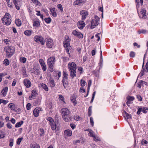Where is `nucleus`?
<instances>
[{
  "label": "nucleus",
  "mask_w": 148,
  "mask_h": 148,
  "mask_svg": "<svg viewBox=\"0 0 148 148\" xmlns=\"http://www.w3.org/2000/svg\"><path fill=\"white\" fill-rule=\"evenodd\" d=\"M77 66L76 64L74 62H70L67 64V67L69 75L71 78L73 79L76 76Z\"/></svg>",
  "instance_id": "obj_1"
},
{
  "label": "nucleus",
  "mask_w": 148,
  "mask_h": 148,
  "mask_svg": "<svg viewBox=\"0 0 148 148\" xmlns=\"http://www.w3.org/2000/svg\"><path fill=\"white\" fill-rule=\"evenodd\" d=\"M61 112L64 121L67 122L71 121L72 118L71 116V112L68 109L66 108L62 109Z\"/></svg>",
  "instance_id": "obj_2"
},
{
  "label": "nucleus",
  "mask_w": 148,
  "mask_h": 148,
  "mask_svg": "<svg viewBox=\"0 0 148 148\" xmlns=\"http://www.w3.org/2000/svg\"><path fill=\"white\" fill-rule=\"evenodd\" d=\"M56 60L54 56L49 57L47 60V63L49 70L51 73L54 71Z\"/></svg>",
  "instance_id": "obj_3"
},
{
  "label": "nucleus",
  "mask_w": 148,
  "mask_h": 148,
  "mask_svg": "<svg viewBox=\"0 0 148 148\" xmlns=\"http://www.w3.org/2000/svg\"><path fill=\"white\" fill-rule=\"evenodd\" d=\"M65 40L63 43V46L65 48L66 53L69 55L70 58L71 55L69 53V50L71 49V47L70 45V39L69 38V36L66 35L64 37Z\"/></svg>",
  "instance_id": "obj_4"
},
{
  "label": "nucleus",
  "mask_w": 148,
  "mask_h": 148,
  "mask_svg": "<svg viewBox=\"0 0 148 148\" xmlns=\"http://www.w3.org/2000/svg\"><path fill=\"white\" fill-rule=\"evenodd\" d=\"M4 51L6 52V55L8 58L11 57L15 51L14 47L12 46L5 47L4 49Z\"/></svg>",
  "instance_id": "obj_5"
},
{
  "label": "nucleus",
  "mask_w": 148,
  "mask_h": 148,
  "mask_svg": "<svg viewBox=\"0 0 148 148\" xmlns=\"http://www.w3.org/2000/svg\"><path fill=\"white\" fill-rule=\"evenodd\" d=\"M3 23L6 25H10L11 22V17L8 13L5 14L4 16L1 19Z\"/></svg>",
  "instance_id": "obj_6"
},
{
  "label": "nucleus",
  "mask_w": 148,
  "mask_h": 148,
  "mask_svg": "<svg viewBox=\"0 0 148 148\" xmlns=\"http://www.w3.org/2000/svg\"><path fill=\"white\" fill-rule=\"evenodd\" d=\"M63 77L62 82L64 88H66V86L68 84V74L66 70H64L63 72Z\"/></svg>",
  "instance_id": "obj_7"
},
{
  "label": "nucleus",
  "mask_w": 148,
  "mask_h": 148,
  "mask_svg": "<svg viewBox=\"0 0 148 148\" xmlns=\"http://www.w3.org/2000/svg\"><path fill=\"white\" fill-rule=\"evenodd\" d=\"M95 19H92L91 21L90 28L92 29L95 28L99 24V21L100 20V18L97 15L94 16Z\"/></svg>",
  "instance_id": "obj_8"
},
{
  "label": "nucleus",
  "mask_w": 148,
  "mask_h": 148,
  "mask_svg": "<svg viewBox=\"0 0 148 148\" xmlns=\"http://www.w3.org/2000/svg\"><path fill=\"white\" fill-rule=\"evenodd\" d=\"M34 40L36 42L40 43L42 45L45 44V40L41 36L36 35L34 37Z\"/></svg>",
  "instance_id": "obj_9"
},
{
  "label": "nucleus",
  "mask_w": 148,
  "mask_h": 148,
  "mask_svg": "<svg viewBox=\"0 0 148 148\" xmlns=\"http://www.w3.org/2000/svg\"><path fill=\"white\" fill-rule=\"evenodd\" d=\"M45 42L46 46L48 48H52L54 45L53 40L50 38H45Z\"/></svg>",
  "instance_id": "obj_10"
},
{
  "label": "nucleus",
  "mask_w": 148,
  "mask_h": 148,
  "mask_svg": "<svg viewBox=\"0 0 148 148\" xmlns=\"http://www.w3.org/2000/svg\"><path fill=\"white\" fill-rule=\"evenodd\" d=\"M144 62L143 63L142 65V70L138 76L141 77L145 74V72L147 73L148 72V60L147 62L145 65V67H144Z\"/></svg>",
  "instance_id": "obj_11"
},
{
  "label": "nucleus",
  "mask_w": 148,
  "mask_h": 148,
  "mask_svg": "<svg viewBox=\"0 0 148 148\" xmlns=\"http://www.w3.org/2000/svg\"><path fill=\"white\" fill-rule=\"evenodd\" d=\"M80 14L82 16V20L84 21L88 15V12L87 11L83 10L80 11Z\"/></svg>",
  "instance_id": "obj_12"
},
{
  "label": "nucleus",
  "mask_w": 148,
  "mask_h": 148,
  "mask_svg": "<svg viewBox=\"0 0 148 148\" xmlns=\"http://www.w3.org/2000/svg\"><path fill=\"white\" fill-rule=\"evenodd\" d=\"M139 17L143 18H147V13L146 10L144 8H142L140 12V14H139Z\"/></svg>",
  "instance_id": "obj_13"
},
{
  "label": "nucleus",
  "mask_w": 148,
  "mask_h": 148,
  "mask_svg": "<svg viewBox=\"0 0 148 148\" xmlns=\"http://www.w3.org/2000/svg\"><path fill=\"white\" fill-rule=\"evenodd\" d=\"M42 111L41 108L40 107L36 108L33 111V113L34 116L35 117H37L39 115L40 112Z\"/></svg>",
  "instance_id": "obj_14"
},
{
  "label": "nucleus",
  "mask_w": 148,
  "mask_h": 148,
  "mask_svg": "<svg viewBox=\"0 0 148 148\" xmlns=\"http://www.w3.org/2000/svg\"><path fill=\"white\" fill-rule=\"evenodd\" d=\"M84 21H79L77 23V26L78 28L80 29H82L85 26V23Z\"/></svg>",
  "instance_id": "obj_15"
},
{
  "label": "nucleus",
  "mask_w": 148,
  "mask_h": 148,
  "mask_svg": "<svg viewBox=\"0 0 148 148\" xmlns=\"http://www.w3.org/2000/svg\"><path fill=\"white\" fill-rule=\"evenodd\" d=\"M39 62L43 71H45L47 70V66L43 59H40Z\"/></svg>",
  "instance_id": "obj_16"
},
{
  "label": "nucleus",
  "mask_w": 148,
  "mask_h": 148,
  "mask_svg": "<svg viewBox=\"0 0 148 148\" xmlns=\"http://www.w3.org/2000/svg\"><path fill=\"white\" fill-rule=\"evenodd\" d=\"M72 33L74 36L79 38H83L82 34L81 32H78L76 30H73V31Z\"/></svg>",
  "instance_id": "obj_17"
},
{
  "label": "nucleus",
  "mask_w": 148,
  "mask_h": 148,
  "mask_svg": "<svg viewBox=\"0 0 148 148\" xmlns=\"http://www.w3.org/2000/svg\"><path fill=\"white\" fill-rule=\"evenodd\" d=\"M85 3L84 0H76L73 3V5H82Z\"/></svg>",
  "instance_id": "obj_18"
},
{
  "label": "nucleus",
  "mask_w": 148,
  "mask_h": 148,
  "mask_svg": "<svg viewBox=\"0 0 148 148\" xmlns=\"http://www.w3.org/2000/svg\"><path fill=\"white\" fill-rule=\"evenodd\" d=\"M55 8H49V10L51 12V13L52 16L54 17H56L57 16V13L56 11L55 10Z\"/></svg>",
  "instance_id": "obj_19"
},
{
  "label": "nucleus",
  "mask_w": 148,
  "mask_h": 148,
  "mask_svg": "<svg viewBox=\"0 0 148 148\" xmlns=\"http://www.w3.org/2000/svg\"><path fill=\"white\" fill-rule=\"evenodd\" d=\"M23 83L24 85L27 88H29L32 85L30 81L28 79H25L23 81Z\"/></svg>",
  "instance_id": "obj_20"
},
{
  "label": "nucleus",
  "mask_w": 148,
  "mask_h": 148,
  "mask_svg": "<svg viewBox=\"0 0 148 148\" xmlns=\"http://www.w3.org/2000/svg\"><path fill=\"white\" fill-rule=\"evenodd\" d=\"M37 94V92L35 90H33L32 91V93L30 96L29 97V100H32L36 96V94Z\"/></svg>",
  "instance_id": "obj_21"
},
{
  "label": "nucleus",
  "mask_w": 148,
  "mask_h": 148,
  "mask_svg": "<svg viewBox=\"0 0 148 148\" xmlns=\"http://www.w3.org/2000/svg\"><path fill=\"white\" fill-rule=\"evenodd\" d=\"M21 71V74L23 76V77H26L27 76L26 73V69L25 67H22Z\"/></svg>",
  "instance_id": "obj_22"
},
{
  "label": "nucleus",
  "mask_w": 148,
  "mask_h": 148,
  "mask_svg": "<svg viewBox=\"0 0 148 148\" xmlns=\"http://www.w3.org/2000/svg\"><path fill=\"white\" fill-rule=\"evenodd\" d=\"M8 89V88L7 87H5L1 90V93L3 97H5L6 95Z\"/></svg>",
  "instance_id": "obj_23"
},
{
  "label": "nucleus",
  "mask_w": 148,
  "mask_h": 148,
  "mask_svg": "<svg viewBox=\"0 0 148 148\" xmlns=\"http://www.w3.org/2000/svg\"><path fill=\"white\" fill-rule=\"evenodd\" d=\"M72 131L70 130H67L64 131V134L66 136H70L72 135Z\"/></svg>",
  "instance_id": "obj_24"
},
{
  "label": "nucleus",
  "mask_w": 148,
  "mask_h": 148,
  "mask_svg": "<svg viewBox=\"0 0 148 148\" xmlns=\"http://www.w3.org/2000/svg\"><path fill=\"white\" fill-rule=\"evenodd\" d=\"M49 83L51 87L53 88L55 86L54 81L53 78H51L49 79Z\"/></svg>",
  "instance_id": "obj_25"
},
{
  "label": "nucleus",
  "mask_w": 148,
  "mask_h": 148,
  "mask_svg": "<svg viewBox=\"0 0 148 148\" xmlns=\"http://www.w3.org/2000/svg\"><path fill=\"white\" fill-rule=\"evenodd\" d=\"M40 25V21L39 19L35 21L33 23V25L34 26L38 27Z\"/></svg>",
  "instance_id": "obj_26"
},
{
  "label": "nucleus",
  "mask_w": 148,
  "mask_h": 148,
  "mask_svg": "<svg viewBox=\"0 0 148 148\" xmlns=\"http://www.w3.org/2000/svg\"><path fill=\"white\" fill-rule=\"evenodd\" d=\"M71 102L73 103V105L75 106L77 103V101L76 100V97L75 96H72L71 97Z\"/></svg>",
  "instance_id": "obj_27"
},
{
  "label": "nucleus",
  "mask_w": 148,
  "mask_h": 148,
  "mask_svg": "<svg viewBox=\"0 0 148 148\" xmlns=\"http://www.w3.org/2000/svg\"><path fill=\"white\" fill-rule=\"evenodd\" d=\"M32 2L35 4L36 6H40L41 5V3L38 0H31Z\"/></svg>",
  "instance_id": "obj_28"
},
{
  "label": "nucleus",
  "mask_w": 148,
  "mask_h": 148,
  "mask_svg": "<svg viewBox=\"0 0 148 148\" xmlns=\"http://www.w3.org/2000/svg\"><path fill=\"white\" fill-rule=\"evenodd\" d=\"M47 120L49 122V124L50 125L51 124H53L54 123H55L54 119L51 117H48Z\"/></svg>",
  "instance_id": "obj_29"
},
{
  "label": "nucleus",
  "mask_w": 148,
  "mask_h": 148,
  "mask_svg": "<svg viewBox=\"0 0 148 148\" xmlns=\"http://www.w3.org/2000/svg\"><path fill=\"white\" fill-rule=\"evenodd\" d=\"M47 120L49 122V124L50 125L51 124H53L54 123H55L54 119L51 117H48Z\"/></svg>",
  "instance_id": "obj_30"
},
{
  "label": "nucleus",
  "mask_w": 148,
  "mask_h": 148,
  "mask_svg": "<svg viewBox=\"0 0 148 148\" xmlns=\"http://www.w3.org/2000/svg\"><path fill=\"white\" fill-rule=\"evenodd\" d=\"M47 120L49 122V124L50 125L51 124H53L54 123H55L54 119L51 117H48Z\"/></svg>",
  "instance_id": "obj_31"
},
{
  "label": "nucleus",
  "mask_w": 148,
  "mask_h": 148,
  "mask_svg": "<svg viewBox=\"0 0 148 148\" xmlns=\"http://www.w3.org/2000/svg\"><path fill=\"white\" fill-rule=\"evenodd\" d=\"M47 120L49 122V124L50 125L51 124H53L54 123H55L54 119L51 117H48Z\"/></svg>",
  "instance_id": "obj_32"
},
{
  "label": "nucleus",
  "mask_w": 148,
  "mask_h": 148,
  "mask_svg": "<svg viewBox=\"0 0 148 148\" xmlns=\"http://www.w3.org/2000/svg\"><path fill=\"white\" fill-rule=\"evenodd\" d=\"M41 87L42 88L44 89L45 91H48L49 90L48 87L45 84L42 83L41 84Z\"/></svg>",
  "instance_id": "obj_33"
},
{
  "label": "nucleus",
  "mask_w": 148,
  "mask_h": 148,
  "mask_svg": "<svg viewBox=\"0 0 148 148\" xmlns=\"http://www.w3.org/2000/svg\"><path fill=\"white\" fill-rule=\"evenodd\" d=\"M8 107L12 110H14L15 109V106L13 103H10L8 105Z\"/></svg>",
  "instance_id": "obj_34"
},
{
  "label": "nucleus",
  "mask_w": 148,
  "mask_h": 148,
  "mask_svg": "<svg viewBox=\"0 0 148 148\" xmlns=\"http://www.w3.org/2000/svg\"><path fill=\"white\" fill-rule=\"evenodd\" d=\"M24 34L25 35L27 36H29L31 34L32 32L31 31L29 30H27L24 32Z\"/></svg>",
  "instance_id": "obj_35"
},
{
  "label": "nucleus",
  "mask_w": 148,
  "mask_h": 148,
  "mask_svg": "<svg viewBox=\"0 0 148 148\" xmlns=\"http://www.w3.org/2000/svg\"><path fill=\"white\" fill-rule=\"evenodd\" d=\"M148 32V31L146 29H139L138 31V34H145Z\"/></svg>",
  "instance_id": "obj_36"
},
{
  "label": "nucleus",
  "mask_w": 148,
  "mask_h": 148,
  "mask_svg": "<svg viewBox=\"0 0 148 148\" xmlns=\"http://www.w3.org/2000/svg\"><path fill=\"white\" fill-rule=\"evenodd\" d=\"M30 147L31 148H40V146L37 143L33 145H30Z\"/></svg>",
  "instance_id": "obj_37"
},
{
  "label": "nucleus",
  "mask_w": 148,
  "mask_h": 148,
  "mask_svg": "<svg viewBox=\"0 0 148 148\" xmlns=\"http://www.w3.org/2000/svg\"><path fill=\"white\" fill-rule=\"evenodd\" d=\"M13 1L15 6L16 9L18 10V0H13Z\"/></svg>",
  "instance_id": "obj_38"
},
{
  "label": "nucleus",
  "mask_w": 148,
  "mask_h": 148,
  "mask_svg": "<svg viewBox=\"0 0 148 148\" xmlns=\"http://www.w3.org/2000/svg\"><path fill=\"white\" fill-rule=\"evenodd\" d=\"M88 135L90 137H95V134H94L93 131L91 130L89 131Z\"/></svg>",
  "instance_id": "obj_39"
},
{
  "label": "nucleus",
  "mask_w": 148,
  "mask_h": 148,
  "mask_svg": "<svg viewBox=\"0 0 148 148\" xmlns=\"http://www.w3.org/2000/svg\"><path fill=\"white\" fill-rule=\"evenodd\" d=\"M50 126L51 127V129L53 130H54L56 129L57 126L55 122L53 124H51Z\"/></svg>",
  "instance_id": "obj_40"
},
{
  "label": "nucleus",
  "mask_w": 148,
  "mask_h": 148,
  "mask_svg": "<svg viewBox=\"0 0 148 148\" xmlns=\"http://www.w3.org/2000/svg\"><path fill=\"white\" fill-rule=\"evenodd\" d=\"M39 131L40 132V136H43L45 133L44 130L42 128H41L39 129Z\"/></svg>",
  "instance_id": "obj_41"
},
{
  "label": "nucleus",
  "mask_w": 148,
  "mask_h": 148,
  "mask_svg": "<svg viewBox=\"0 0 148 148\" xmlns=\"http://www.w3.org/2000/svg\"><path fill=\"white\" fill-rule=\"evenodd\" d=\"M45 21L46 23L49 24L51 22V19L50 17L45 18Z\"/></svg>",
  "instance_id": "obj_42"
},
{
  "label": "nucleus",
  "mask_w": 148,
  "mask_h": 148,
  "mask_svg": "<svg viewBox=\"0 0 148 148\" xmlns=\"http://www.w3.org/2000/svg\"><path fill=\"white\" fill-rule=\"evenodd\" d=\"M92 108L91 106H90L88 109V115L89 116H90L92 114Z\"/></svg>",
  "instance_id": "obj_43"
},
{
  "label": "nucleus",
  "mask_w": 148,
  "mask_h": 148,
  "mask_svg": "<svg viewBox=\"0 0 148 148\" xmlns=\"http://www.w3.org/2000/svg\"><path fill=\"white\" fill-rule=\"evenodd\" d=\"M10 63L9 60L7 59H5L3 61V64L5 66L8 65Z\"/></svg>",
  "instance_id": "obj_44"
},
{
  "label": "nucleus",
  "mask_w": 148,
  "mask_h": 148,
  "mask_svg": "<svg viewBox=\"0 0 148 148\" xmlns=\"http://www.w3.org/2000/svg\"><path fill=\"white\" fill-rule=\"evenodd\" d=\"M20 60L21 62L25 63L27 59L25 58L21 57L20 58Z\"/></svg>",
  "instance_id": "obj_45"
},
{
  "label": "nucleus",
  "mask_w": 148,
  "mask_h": 148,
  "mask_svg": "<svg viewBox=\"0 0 148 148\" xmlns=\"http://www.w3.org/2000/svg\"><path fill=\"white\" fill-rule=\"evenodd\" d=\"M127 99L128 101H132L134 99V97L133 96H129L127 97Z\"/></svg>",
  "instance_id": "obj_46"
},
{
  "label": "nucleus",
  "mask_w": 148,
  "mask_h": 148,
  "mask_svg": "<svg viewBox=\"0 0 148 148\" xmlns=\"http://www.w3.org/2000/svg\"><path fill=\"white\" fill-rule=\"evenodd\" d=\"M57 7L60 10L61 12H63L62 7V5L61 4H58L57 5Z\"/></svg>",
  "instance_id": "obj_47"
},
{
  "label": "nucleus",
  "mask_w": 148,
  "mask_h": 148,
  "mask_svg": "<svg viewBox=\"0 0 148 148\" xmlns=\"http://www.w3.org/2000/svg\"><path fill=\"white\" fill-rule=\"evenodd\" d=\"M147 110H148V108L143 107L142 108V110L141 111L143 112L144 113L146 114L147 112L146 111Z\"/></svg>",
  "instance_id": "obj_48"
},
{
  "label": "nucleus",
  "mask_w": 148,
  "mask_h": 148,
  "mask_svg": "<svg viewBox=\"0 0 148 148\" xmlns=\"http://www.w3.org/2000/svg\"><path fill=\"white\" fill-rule=\"evenodd\" d=\"M135 53L133 51L130 52V56L131 58H134L135 56Z\"/></svg>",
  "instance_id": "obj_49"
},
{
  "label": "nucleus",
  "mask_w": 148,
  "mask_h": 148,
  "mask_svg": "<svg viewBox=\"0 0 148 148\" xmlns=\"http://www.w3.org/2000/svg\"><path fill=\"white\" fill-rule=\"evenodd\" d=\"M80 118V116L77 115H75L74 118V119L77 121L79 120Z\"/></svg>",
  "instance_id": "obj_50"
},
{
  "label": "nucleus",
  "mask_w": 148,
  "mask_h": 148,
  "mask_svg": "<svg viewBox=\"0 0 148 148\" xmlns=\"http://www.w3.org/2000/svg\"><path fill=\"white\" fill-rule=\"evenodd\" d=\"M78 69L80 72L79 73L80 74H81L82 73L84 72L83 69L82 67H79L78 68Z\"/></svg>",
  "instance_id": "obj_51"
},
{
  "label": "nucleus",
  "mask_w": 148,
  "mask_h": 148,
  "mask_svg": "<svg viewBox=\"0 0 148 148\" xmlns=\"http://www.w3.org/2000/svg\"><path fill=\"white\" fill-rule=\"evenodd\" d=\"M148 143V141L144 139H143L141 142V143L142 145H147Z\"/></svg>",
  "instance_id": "obj_52"
},
{
  "label": "nucleus",
  "mask_w": 148,
  "mask_h": 148,
  "mask_svg": "<svg viewBox=\"0 0 148 148\" xmlns=\"http://www.w3.org/2000/svg\"><path fill=\"white\" fill-rule=\"evenodd\" d=\"M86 84V82L83 80V79H81V86H84Z\"/></svg>",
  "instance_id": "obj_53"
},
{
  "label": "nucleus",
  "mask_w": 148,
  "mask_h": 148,
  "mask_svg": "<svg viewBox=\"0 0 148 148\" xmlns=\"http://www.w3.org/2000/svg\"><path fill=\"white\" fill-rule=\"evenodd\" d=\"M90 124L92 126H93L94 125V121L93 120V118L92 117H91L90 118Z\"/></svg>",
  "instance_id": "obj_54"
},
{
  "label": "nucleus",
  "mask_w": 148,
  "mask_h": 148,
  "mask_svg": "<svg viewBox=\"0 0 148 148\" xmlns=\"http://www.w3.org/2000/svg\"><path fill=\"white\" fill-rule=\"evenodd\" d=\"M137 98L138 101H142V99L141 96L139 95H137L136 96Z\"/></svg>",
  "instance_id": "obj_55"
},
{
  "label": "nucleus",
  "mask_w": 148,
  "mask_h": 148,
  "mask_svg": "<svg viewBox=\"0 0 148 148\" xmlns=\"http://www.w3.org/2000/svg\"><path fill=\"white\" fill-rule=\"evenodd\" d=\"M26 108L27 110H29L31 108V104L30 103H28L26 105Z\"/></svg>",
  "instance_id": "obj_56"
},
{
  "label": "nucleus",
  "mask_w": 148,
  "mask_h": 148,
  "mask_svg": "<svg viewBox=\"0 0 148 148\" xmlns=\"http://www.w3.org/2000/svg\"><path fill=\"white\" fill-rule=\"evenodd\" d=\"M13 140L12 139H11L10 140V144L9 145L10 147H12L13 145Z\"/></svg>",
  "instance_id": "obj_57"
},
{
  "label": "nucleus",
  "mask_w": 148,
  "mask_h": 148,
  "mask_svg": "<svg viewBox=\"0 0 148 148\" xmlns=\"http://www.w3.org/2000/svg\"><path fill=\"white\" fill-rule=\"evenodd\" d=\"M5 136V135L1 131H0V139L1 138H4Z\"/></svg>",
  "instance_id": "obj_58"
},
{
  "label": "nucleus",
  "mask_w": 148,
  "mask_h": 148,
  "mask_svg": "<svg viewBox=\"0 0 148 148\" xmlns=\"http://www.w3.org/2000/svg\"><path fill=\"white\" fill-rule=\"evenodd\" d=\"M1 103H2L4 104H6L9 102L8 101L4 100L3 99H1Z\"/></svg>",
  "instance_id": "obj_59"
},
{
  "label": "nucleus",
  "mask_w": 148,
  "mask_h": 148,
  "mask_svg": "<svg viewBox=\"0 0 148 148\" xmlns=\"http://www.w3.org/2000/svg\"><path fill=\"white\" fill-rule=\"evenodd\" d=\"M7 126L8 128L10 129H11L12 128V125L11 123H7Z\"/></svg>",
  "instance_id": "obj_60"
},
{
  "label": "nucleus",
  "mask_w": 148,
  "mask_h": 148,
  "mask_svg": "<svg viewBox=\"0 0 148 148\" xmlns=\"http://www.w3.org/2000/svg\"><path fill=\"white\" fill-rule=\"evenodd\" d=\"M6 74H4L3 73H0V82H1L2 79V77L4 76Z\"/></svg>",
  "instance_id": "obj_61"
},
{
  "label": "nucleus",
  "mask_w": 148,
  "mask_h": 148,
  "mask_svg": "<svg viewBox=\"0 0 148 148\" xmlns=\"http://www.w3.org/2000/svg\"><path fill=\"white\" fill-rule=\"evenodd\" d=\"M93 138H94V139L93 140L94 141H101L100 139L98 137L96 136L95 135V137Z\"/></svg>",
  "instance_id": "obj_62"
},
{
  "label": "nucleus",
  "mask_w": 148,
  "mask_h": 148,
  "mask_svg": "<svg viewBox=\"0 0 148 148\" xmlns=\"http://www.w3.org/2000/svg\"><path fill=\"white\" fill-rule=\"evenodd\" d=\"M100 34L99 33L96 34L95 35V37L96 38H97V41H99L100 40V36H99V35Z\"/></svg>",
  "instance_id": "obj_63"
},
{
  "label": "nucleus",
  "mask_w": 148,
  "mask_h": 148,
  "mask_svg": "<svg viewBox=\"0 0 148 148\" xmlns=\"http://www.w3.org/2000/svg\"><path fill=\"white\" fill-rule=\"evenodd\" d=\"M4 42L6 45H9V42H10V40L7 39L4 40Z\"/></svg>",
  "instance_id": "obj_64"
}]
</instances>
